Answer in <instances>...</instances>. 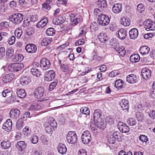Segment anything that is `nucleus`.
I'll return each mask as SVG.
<instances>
[{"instance_id":"3","label":"nucleus","mask_w":155,"mask_h":155,"mask_svg":"<svg viewBox=\"0 0 155 155\" xmlns=\"http://www.w3.org/2000/svg\"><path fill=\"white\" fill-rule=\"evenodd\" d=\"M67 142L70 144H74L76 143L77 138L76 134L74 131L68 132L66 137Z\"/></svg>"},{"instance_id":"1","label":"nucleus","mask_w":155,"mask_h":155,"mask_svg":"<svg viewBox=\"0 0 155 155\" xmlns=\"http://www.w3.org/2000/svg\"><path fill=\"white\" fill-rule=\"evenodd\" d=\"M24 16L19 13H16L9 16L8 20L16 25L20 24L23 21Z\"/></svg>"},{"instance_id":"62","label":"nucleus","mask_w":155,"mask_h":155,"mask_svg":"<svg viewBox=\"0 0 155 155\" xmlns=\"http://www.w3.org/2000/svg\"><path fill=\"white\" fill-rule=\"evenodd\" d=\"M114 137H115V139L117 140V141H120L121 139V136L120 133L116 131V132L114 133Z\"/></svg>"},{"instance_id":"9","label":"nucleus","mask_w":155,"mask_h":155,"mask_svg":"<svg viewBox=\"0 0 155 155\" xmlns=\"http://www.w3.org/2000/svg\"><path fill=\"white\" fill-rule=\"evenodd\" d=\"M26 50L29 53H35L37 49L36 46L33 44H28L25 47Z\"/></svg>"},{"instance_id":"7","label":"nucleus","mask_w":155,"mask_h":155,"mask_svg":"<svg viewBox=\"0 0 155 155\" xmlns=\"http://www.w3.org/2000/svg\"><path fill=\"white\" fill-rule=\"evenodd\" d=\"M120 105L121 109L124 112H128L129 110V103L127 100L123 99L120 102Z\"/></svg>"},{"instance_id":"4","label":"nucleus","mask_w":155,"mask_h":155,"mask_svg":"<svg viewBox=\"0 0 155 155\" xmlns=\"http://www.w3.org/2000/svg\"><path fill=\"white\" fill-rule=\"evenodd\" d=\"M143 25L147 31H153L155 30V22L150 19H148L144 21Z\"/></svg>"},{"instance_id":"25","label":"nucleus","mask_w":155,"mask_h":155,"mask_svg":"<svg viewBox=\"0 0 155 155\" xmlns=\"http://www.w3.org/2000/svg\"><path fill=\"white\" fill-rule=\"evenodd\" d=\"M112 11L116 14H118L122 11V5L120 3H117L114 4L112 8Z\"/></svg>"},{"instance_id":"42","label":"nucleus","mask_w":155,"mask_h":155,"mask_svg":"<svg viewBox=\"0 0 155 155\" xmlns=\"http://www.w3.org/2000/svg\"><path fill=\"white\" fill-rule=\"evenodd\" d=\"M14 53V51L13 49L9 48L7 49L6 51V55L8 58H11L13 55Z\"/></svg>"},{"instance_id":"12","label":"nucleus","mask_w":155,"mask_h":155,"mask_svg":"<svg viewBox=\"0 0 155 155\" xmlns=\"http://www.w3.org/2000/svg\"><path fill=\"white\" fill-rule=\"evenodd\" d=\"M70 20L71 22V25H75L80 21V17H78L72 13L70 14Z\"/></svg>"},{"instance_id":"32","label":"nucleus","mask_w":155,"mask_h":155,"mask_svg":"<svg viewBox=\"0 0 155 155\" xmlns=\"http://www.w3.org/2000/svg\"><path fill=\"white\" fill-rule=\"evenodd\" d=\"M139 51L141 54L144 55L149 53L150 51V48L147 46H144L140 48Z\"/></svg>"},{"instance_id":"40","label":"nucleus","mask_w":155,"mask_h":155,"mask_svg":"<svg viewBox=\"0 0 155 155\" xmlns=\"http://www.w3.org/2000/svg\"><path fill=\"white\" fill-rule=\"evenodd\" d=\"M58 150L59 153L64 154L66 152L67 148L66 146H58Z\"/></svg>"},{"instance_id":"20","label":"nucleus","mask_w":155,"mask_h":155,"mask_svg":"<svg viewBox=\"0 0 155 155\" xmlns=\"http://www.w3.org/2000/svg\"><path fill=\"white\" fill-rule=\"evenodd\" d=\"M127 35V31L125 29L121 28L118 30L117 37L120 39L121 40L124 39Z\"/></svg>"},{"instance_id":"47","label":"nucleus","mask_w":155,"mask_h":155,"mask_svg":"<svg viewBox=\"0 0 155 155\" xmlns=\"http://www.w3.org/2000/svg\"><path fill=\"white\" fill-rule=\"evenodd\" d=\"M2 94L4 97H9L12 95V94L10 90L8 89H6L4 91L2 92Z\"/></svg>"},{"instance_id":"16","label":"nucleus","mask_w":155,"mask_h":155,"mask_svg":"<svg viewBox=\"0 0 155 155\" xmlns=\"http://www.w3.org/2000/svg\"><path fill=\"white\" fill-rule=\"evenodd\" d=\"M141 76L145 79H147L151 77L150 71L146 68H143L141 71Z\"/></svg>"},{"instance_id":"35","label":"nucleus","mask_w":155,"mask_h":155,"mask_svg":"<svg viewBox=\"0 0 155 155\" xmlns=\"http://www.w3.org/2000/svg\"><path fill=\"white\" fill-rule=\"evenodd\" d=\"M123 81L121 79H118L115 82L114 85L116 88L118 89L121 88L123 87L124 85Z\"/></svg>"},{"instance_id":"60","label":"nucleus","mask_w":155,"mask_h":155,"mask_svg":"<svg viewBox=\"0 0 155 155\" xmlns=\"http://www.w3.org/2000/svg\"><path fill=\"white\" fill-rule=\"evenodd\" d=\"M136 118L138 120H142L143 115L141 113L139 112H137L136 113Z\"/></svg>"},{"instance_id":"58","label":"nucleus","mask_w":155,"mask_h":155,"mask_svg":"<svg viewBox=\"0 0 155 155\" xmlns=\"http://www.w3.org/2000/svg\"><path fill=\"white\" fill-rule=\"evenodd\" d=\"M61 68L62 71L64 72H67L68 70V66L67 64L61 65Z\"/></svg>"},{"instance_id":"38","label":"nucleus","mask_w":155,"mask_h":155,"mask_svg":"<svg viewBox=\"0 0 155 155\" xmlns=\"http://www.w3.org/2000/svg\"><path fill=\"white\" fill-rule=\"evenodd\" d=\"M23 134L25 136L28 137L30 136L31 130L29 129V127L26 126L23 130Z\"/></svg>"},{"instance_id":"34","label":"nucleus","mask_w":155,"mask_h":155,"mask_svg":"<svg viewBox=\"0 0 155 155\" xmlns=\"http://www.w3.org/2000/svg\"><path fill=\"white\" fill-rule=\"evenodd\" d=\"M31 72L34 76L38 77L41 74V72L36 68H32L31 69Z\"/></svg>"},{"instance_id":"51","label":"nucleus","mask_w":155,"mask_h":155,"mask_svg":"<svg viewBox=\"0 0 155 155\" xmlns=\"http://www.w3.org/2000/svg\"><path fill=\"white\" fill-rule=\"evenodd\" d=\"M24 122L23 120L21 118L18 120L16 123V127L18 129L22 128L23 126Z\"/></svg>"},{"instance_id":"61","label":"nucleus","mask_w":155,"mask_h":155,"mask_svg":"<svg viewBox=\"0 0 155 155\" xmlns=\"http://www.w3.org/2000/svg\"><path fill=\"white\" fill-rule=\"evenodd\" d=\"M84 39H80L75 42V45L76 46L82 45L84 43Z\"/></svg>"},{"instance_id":"29","label":"nucleus","mask_w":155,"mask_h":155,"mask_svg":"<svg viewBox=\"0 0 155 155\" xmlns=\"http://www.w3.org/2000/svg\"><path fill=\"white\" fill-rule=\"evenodd\" d=\"M140 60V57L138 54H134L131 55L130 58V61L133 63L139 61Z\"/></svg>"},{"instance_id":"43","label":"nucleus","mask_w":155,"mask_h":155,"mask_svg":"<svg viewBox=\"0 0 155 155\" xmlns=\"http://www.w3.org/2000/svg\"><path fill=\"white\" fill-rule=\"evenodd\" d=\"M55 30L52 28H48L46 31V33L48 36H53L55 34Z\"/></svg>"},{"instance_id":"55","label":"nucleus","mask_w":155,"mask_h":155,"mask_svg":"<svg viewBox=\"0 0 155 155\" xmlns=\"http://www.w3.org/2000/svg\"><path fill=\"white\" fill-rule=\"evenodd\" d=\"M5 50L4 48L1 47L0 48V60L4 56L5 54Z\"/></svg>"},{"instance_id":"22","label":"nucleus","mask_w":155,"mask_h":155,"mask_svg":"<svg viewBox=\"0 0 155 155\" xmlns=\"http://www.w3.org/2000/svg\"><path fill=\"white\" fill-rule=\"evenodd\" d=\"M31 82V80L28 76H22L20 79V84L22 85H27Z\"/></svg>"},{"instance_id":"15","label":"nucleus","mask_w":155,"mask_h":155,"mask_svg":"<svg viewBox=\"0 0 155 155\" xmlns=\"http://www.w3.org/2000/svg\"><path fill=\"white\" fill-rule=\"evenodd\" d=\"M12 122L10 119L7 120L3 125L2 128L6 131L9 132L12 128Z\"/></svg>"},{"instance_id":"57","label":"nucleus","mask_w":155,"mask_h":155,"mask_svg":"<svg viewBox=\"0 0 155 155\" xmlns=\"http://www.w3.org/2000/svg\"><path fill=\"white\" fill-rule=\"evenodd\" d=\"M94 15L98 16V17L103 14L101 13L100 10L98 8H96L94 9Z\"/></svg>"},{"instance_id":"37","label":"nucleus","mask_w":155,"mask_h":155,"mask_svg":"<svg viewBox=\"0 0 155 155\" xmlns=\"http://www.w3.org/2000/svg\"><path fill=\"white\" fill-rule=\"evenodd\" d=\"M52 40V38H44L42 41V45L45 46H47L51 43Z\"/></svg>"},{"instance_id":"48","label":"nucleus","mask_w":155,"mask_h":155,"mask_svg":"<svg viewBox=\"0 0 155 155\" xmlns=\"http://www.w3.org/2000/svg\"><path fill=\"white\" fill-rule=\"evenodd\" d=\"M8 24L7 21L2 22L0 24V30L4 29L7 28Z\"/></svg>"},{"instance_id":"27","label":"nucleus","mask_w":155,"mask_h":155,"mask_svg":"<svg viewBox=\"0 0 155 155\" xmlns=\"http://www.w3.org/2000/svg\"><path fill=\"white\" fill-rule=\"evenodd\" d=\"M48 21L47 18H46L41 20L37 24V26L39 28H42L45 26Z\"/></svg>"},{"instance_id":"52","label":"nucleus","mask_w":155,"mask_h":155,"mask_svg":"<svg viewBox=\"0 0 155 155\" xmlns=\"http://www.w3.org/2000/svg\"><path fill=\"white\" fill-rule=\"evenodd\" d=\"M18 153L19 154H22L25 152V146H18Z\"/></svg>"},{"instance_id":"41","label":"nucleus","mask_w":155,"mask_h":155,"mask_svg":"<svg viewBox=\"0 0 155 155\" xmlns=\"http://www.w3.org/2000/svg\"><path fill=\"white\" fill-rule=\"evenodd\" d=\"M105 120L107 123L110 125L114 124V119L113 117L109 116L106 117Z\"/></svg>"},{"instance_id":"13","label":"nucleus","mask_w":155,"mask_h":155,"mask_svg":"<svg viewBox=\"0 0 155 155\" xmlns=\"http://www.w3.org/2000/svg\"><path fill=\"white\" fill-rule=\"evenodd\" d=\"M20 114V110L17 109H12L10 112V116L11 118L14 120L19 117Z\"/></svg>"},{"instance_id":"44","label":"nucleus","mask_w":155,"mask_h":155,"mask_svg":"<svg viewBox=\"0 0 155 155\" xmlns=\"http://www.w3.org/2000/svg\"><path fill=\"white\" fill-rule=\"evenodd\" d=\"M40 109V106L35 103L33 104L29 107V109L32 110H37Z\"/></svg>"},{"instance_id":"46","label":"nucleus","mask_w":155,"mask_h":155,"mask_svg":"<svg viewBox=\"0 0 155 155\" xmlns=\"http://www.w3.org/2000/svg\"><path fill=\"white\" fill-rule=\"evenodd\" d=\"M127 122L128 124L132 126L135 125L137 123L136 120L135 119L132 118H130L128 119Z\"/></svg>"},{"instance_id":"39","label":"nucleus","mask_w":155,"mask_h":155,"mask_svg":"<svg viewBox=\"0 0 155 155\" xmlns=\"http://www.w3.org/2000/svg\"><path fill=\"white\" fill-rule=\"evenodd\" d=\"M80 112L82 114L86 115H88L90 114V110L87 107H82L80 109Z\"/></svg>"},{"instance_id":"26","label":"nucleus","mask_w":155,"mask_h":155,"mask_svg":"<svg viewBox=\"0 0 155 155\" xmlns=\"http://www.w3.org/2000/svg\"><path fill=\"white\" fill-rule=\"evenodd\" d=\"M94 123L97 127L100 129H103L106 127V124L104 120H102L101 119V120L95 121L94 122Z\"/></svg>"},{"instance_id":"56","label":"nucleus","mask_w":155,"mask_h":155,"mask_svg":"<svg viewBox=\"0 0 155 155\" xmlns=\"http://www.w3.org/2000/svg\"><path fill=\"white\" fill-rule=\"evenodd\" d=\"M140 139L143 142L145 143V144H147L146 143L148 141V138L147 136L144 135H141L139 137Z\"/></svg>"},{"instance_id":"64","label":"nucleus","mask_w":155,"mask_h":155,"mask_svg":"<svg viewBox=\"0 0 155 155\" xmlns=\"http://www.w3.org/2000/svg\"><path fill=\"white\" fill-rule=\"evenodd\" d=\"M78 155H86V152L84 149H81L78 152Z\"/></svg>"},{"instance_id":"23","label":"nucleus","mask_w":155,"mask_h":155,"mask_svg":"<svg viewBox=\"0 0 155 155\" xmlns=\"http://www.w3.org/2000/svg\"><path fill=\"white\" fill-rule=\"evenodd\" d=\"M14 78L12 74H6L2 78V81L5 83H7L11 82Z\"/></svg>"},{"instance_id":"54","label":"nucleus","mask_w":155,"mask_h":155,"mask_svg":"<svg viewBox=\"0 0 155 155\" xmlns=\"http://www.w3.org/2000/svg\"><path fill=\"white\" fill-rule=\"evenodd\" d=\"M15 37L14 36L12 35L10 38H8V42L9 45H12L15 43Z\"/></svg>"},{"instance_id":"63","label":"nucleus","mask_w":155,"mask_h":155,"mask_svg":"<svg viewBox=\"0 0 155 155\" xmlns=\"http://www.w3.org/2000/svg\"><path fill=\"white\" fill-rule=\"evenodd\" d=\"M115 140L114 137H108V140L110 144H114L115 143Z\"/></svg>"},{"instance_id":"53","label":"nucleus","mask_w":155,"mask_h":155,"mask_svg":"<svg viewBox=\"0 0 155 155\" xmlns=\"http://www.w3.org/2000/svg\"><path fill=\"white\" fill-rule=\"evenodd\" d=\"M137 9L138 11L140 13H141L145 10L144 6L142 4H139L137 5Z\"/></svg>"},{"instance_id":"17","label":"nucleus","mask_w":155,"mask_h":155,"mask_svg":"<svg viewBox=\"0 0 155 155\" xmlns=\"http://www.w3.org/2000/svg\"><path fill=\"white\" fill-rule=\"evenodd\" d=\"M114 49L121 56L123 57L125 55L126 51L123 46H120L119 44L117 47H114Z\"/></svg>"},{"instance_id":"24","label":"nucleus","mask_w":155,"mask_h":155,"mask_svg":"<svg viewBox=\"0 0 155 155\" xmlns=\"http://www.w3.org/2000/svg\"><path fill=\"white\" fill-rule=\"evenodd\" d=\"M137 78L135 75L133 74H130L127 76V81L130 84H134L136 82Z\"/></svg>"},{"instance_id":"49","label":"nucleus","mask_w":155,"mask_h":155,"mask_svg":"<svg viewBox=\"0 0 155 155\" xmlns=\"http://www.w3.org/2000/svg\"><path fill=\"white\" fill-rule=\"evenodd\" d=\"M54 24L56 25H60L63 24L64 22V20L62 17H59L55 20Z\"/></svg>"},{"instance_id":"18","label":"nucleus","mask_w":155,"mask_h":155,"mask_svg":"<svg viewBox=\"0 0 155 155\" xmlns=\"http://www.w3.org/2000/svg\"><path fill=\"white\" fill-rule=\"evenodd\" d=\"M14 71H18L22 69L24 67V64L22 63L12 64L10 66Z\"/></svg>"},{"instance_id":"5","label":"nucleus","mask_w":155,"mask_h":155,"mask_svg":"<svg viewBox=\"0 0 155 155\" xmlns=\"http://www.w3.org/2000/svg\"><path fill=\"white\" fill-rule=\"evenodd\" d=\"M91 140V134L89 131H84L82 135L81 140L84 144H88Z\"/></svg>"},{"instance_id":"6","label":"nucleus","mask_w":155,"mask_h":155,"mask_svg":"<svg viewBox=\"0 0 155 155\" xmlns=\"http://www.w3.org/2000/svg\"><path fill=\"white\" fill-rule=\"evenodd\" d=\"M40 67L44 70L48 69L50 66V63L49 60L46 58H43L40 61Z\"/></svg>"},{"instance_id":"14","label":"nucleus","mask_w":155,"mask_h":155,"mask_svg":"<svg viewBox=\"0 0 155 155\" xmlns=\"http://www.w3.org/2000/svg\"><path fill=\"white\" fill-rule=\"evenodd\" d=\"M34 33V30L32 28H30L26 30L24 35L25 40L30 39Z\"/></svg>"},{"instance_id":"21","label":"nucleus","mask_w":155,"mask_h":155,"mask_svg":"<svg viewBox=\"0 0 155 155\" xmlns=\"http://www.w3.org/2000/svg\"><path fill=\"white\" fill-rule=\"evenodd\" d=\"M101 111L98 109H96L95 110L93 115L94 122L101 120V119H102L101 117Z\"/></svg>"},{"instance_id":"28","label":"nucleus","mask_w":155,"mask_h":155,"mask_svg":"<svg viewBox=\"0 0 155 155\" xmlns=\"http://www.w3.org/2000/svg\"><path fill=\"white\" fill-rule=\"evenodd\" d=\"M121 24L125 26L130 25V19L127 17H123L120 20Z\"/></svg>"},{"instance_id":"59","label":"nucleus","mask_w":155,"mask_h":155,"mask_svg":"<svg viewBox=\"0 0 155 155\" xmlns=\"http://www.w3.org/2000/svg\"><path fill=\"white\" fill-rule=\"evenodd\" d=\"M57 84V83L56 82H54L51 83L49 87V90L50 91H52L55 87Z\"/></svg>"},{"instance_id":"36","label":"nucleus","mask_w":155,"mask_h":155,"mask_svg":"<svg viewBox=\"0 0 155 155\" xmlns=\"http://www.w3.org/2000/svg\"><path fill=\"white\" fill-rule=\"evenodd\" d=\"M44 126L46 132L47 133L51 134L53 132L52 128L48 124V123L45 122L44 124Z\"/></svg>"},{"instance_id":"30","label":"nucleus","mask_w":155,"mask_h":155,"mask_svg":"<svg viewBox=\"0 0 155 155\" xmlns=\"http://www.w3.org/2000/svg\"><path fill=\"white\" fill-rule=\"evenodd\" d=\"M98 38L99 41L102 43H105L108 40L107 38L106 37V35L103 33H100L98 35Z\"/></svg>"},{"instance_id":"19","label":"nucleus","mask_w":155,"mask_h":155,"mask_svg":"<svg viewBox=\"0 0 155 155\" xmlns=\"http://www.w3.org/2000/svg\"><path fill=\"white\" fill-rule=\"evenodd\" d=\"M130 38L133 39H136L138 35V30L136 28H133L131 29L129 31Z\"/></svg>"},{"instance_id":"33","label":"nucleus","mask_w":155,"mask_h":155,"mask_svg":"<svg viewBox=\"0 0 155 155\" xmlns=\"http://www.w3.org/2000/svg\"><path fill=\"white\" fill-rule=\"evenodd\" d=\"M97 6L101 8H104L106 7L107 3L105 0H99L96 2Z\"/></svg>"},{"instance_id":"10","label":"nucleus","mask_w":155,"mask_h":155,"mask_svg":"<svg viewBox=\"0 0 155 155\" xmlns=\"http://www.w3.org/2000/svg\"><path fill=\"white\" fill-rule=\"evenodd\" d=\"M45 80L47 81H50L53 80L55 77V73L53 70L48 71L45 75Z\"/></svg>"},{"instance_id":"2","label":"nucleus","mask_w":155,"mask_h":155,"mask_svg":"<svg viewBox=\"0 0 155 155\" xmlns=\"http://www.w3.org/2000/svg\"><path fill=\"white\" fill-rule=\"evenodd\" d=\"M97 21L99 25L102 26H106L109 24L110 19L107 15L103 14L98 17Z\"/></svg>"},{"instance_id":"11","label":"nucleus","mask_w":155,"mask_h":155,"mask_svg":"<svg viewBox=\"0 0 155 155\" xmlns=\"http://www.w3.org/2000/svg\"><path fill=\"white\" fill-rule=\"evenodd\" d=\"M44 89L42 87H38L35 91L34 94L35 97L38 98L42 97L44 94Z\"/></svg>"},{"instance_id":"50","label":"nucleus","mask_w":155,"mask_h":155,"mask_svg":"<svg viewBox=\"0 0 155 155\" xmlns=\"http://www.w3.org/2000/svg\"><path fill=\"white\" fill-rule=\"evenodd\" d=\"M110 45L112 46L113 48H114V47H117L119 44L117 41L115 39H111L110 41Z\"/></svg>"},{"instance_id":"8","label":"nucleus","mask_w":155,"mask_h":155,"mask_svg":"<svg viewBox=\"0 0 155 155\" xmlns=\"http://www.w3.org/2000/svg\"><path fill=\"white\" fill-rule=\"evenodd\" d=\"M117 127L120 131L123 133L128 132L130 130L129 127L126 124L122 122H119L118 123Z\"/></svg>"},{"instance_id":"31","label":"nucleus","mask_w":155,"mask_h":155,"mask_svg":"<svg viewBox=\"0 0 155 155\" xmlns=\"http://www.w3.org/2000/svg\"><path fill=\"white\" fill-rule=\"evenodd\" d=\"M18 96L21 98H25L26 95V93L24 89H19L17 91Z\"/></svg>"},{"instance_id":"45","label":"nucleus","mask_w":155,"mask_h":155,"mask_svg":"<svg viewBox=\"0 0 155 155\" xmlns=\"http://www.w3.org/2000/svg\"><path fill=\"white\" fill-rule=\"evenodd\" d=\"M22 33V30L19 28L16 29L15 32V35L16 37L19 39L21 37Z\"/></svg>"}]
</instances>
